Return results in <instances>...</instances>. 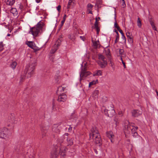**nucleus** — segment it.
Instances as JSON below:
<instances>
[{
    "mask_svg": "<svg viewBox=\"0 0 158 158\" xmlns=\"http://www.w3.org/2000/svg\"><path fill=\"white\" fill-rule=\"evenodd\" d=\"M130 33L129 32H128L126 33V35L128 38V41L130 43L133 42V40L131 36L130 35Z\"/></svg>",
    "mask_w": 158,
    "mask_h": 158,
    "instance_id": "5701e85b",
    "label": "nucleus"
},
{
    "mask_svg": "<svg viewBox=\"0 0 158 158\" xmlns=\"http://www.w3.org/2000/svg\"><path fill=\"white\" fill-rule=\"evenodd\" d=\"M95 28L96 29V30L97 31V34H98V33L99 32V31H100V29L98 27H97V28Z\"/></svg>",
    "mask_w": 158,
    "mask_h": 158,
    "instance_id": "8fccbe9b",
    "label": "nucleus"
},
{
    "mask_svg": "<svg viewBox=\"0 0 158 158\" xmlns=\"http://www.w3.org/2000/svg\"><path fill=\"white\" fill-rule=\"evenodd\" d=\"M23 77H21V78H20V82H22V80L23 79Z\"/></svg>",
    "mask_w": 158,
    "mask_h": 158,
    "instance_id": "052dcab7",
    "label": "nucleus"
},
{
    "mask_svg": "<svg viewBox=\"0 0 158 158\" xmlns=\"http://www.w3.org/2000/svg\"><path fill=\"white\" fill-rule=\"evenodd\" d=\"M117 52H119V55H117L118 56H121L122 57V55L123 54L124 50L123 49H118L117 50Z\"/></svg>",
    "mask_w": 158,
    "mask_h": 158,
    "instance_id": "b1692460",
    "label": "nucleus"
},
{
    "mask_svg": "<svg viewBox=\"0 0 158 158\" xmlns=\"http://www.w3.org/2000/svg\"><path fill=\"white\" fill-rule=\"evenodd\" d=\"M110 66L112 68H113L114 64L111 60H110Z\"/></svg>",
    "mask_w": 158,
    "mask_h": 158,
    "instance_id": "37998d69",
    "label": "nucleus"
},
{
    "mask_svg": "<svg viewBox=\"0 0 158 158\" xmlns=\"http://www.w3.org/2000/svg\"><path fill=\"white\" fill-rule=\"evenodd\" d=\"M10 34H8L7 35V36H10Z\"/></svg>",
    "mask_w": 158,
    "mask_h": 158,
    "instance_id": "69168bd1",
    "label": "nucleus"
},
{
    "mask_svg": "<svg viewBox=\"0 0 158 158\" xmlns=\"http://www.w3.org/2000/svg\"><path fill=\"white\" fill-rule=\"evenodd\" d=\"M11 136V133L6 128L0 129V138H10Z\"/></svg>",
    "mask_w": 158,
    "mask_h": 158,
    "instance_id": "0eeeda50",
    "label": "nucleus"
},
{
    "mask_svg": "<svg viewBox=\"0 0 158 158\" xmlns=\"http://www.w3.org/2000/svg\"><path fill=\"white\" fill-rule=\"evenodd\" d=\"M72 127H71L70 126L68 128L69 131L70 132L72 131Z\"/></svg>",
    "mask_w": 158,
    "mask_h": 158,
    "instance_id": "603ef678",
    "label": "nucleus"
},
{
    "mask_svg": "<svg viewBox=\"0 0 158 158\" xmlns=\"http://www.w3.org/2000/svg\"><path fill=\"white\" fill-rule=\"evenodd\" d=\"M97 82L98 80H97L96 81H93L89 82V87H90L92 85L95 84Z\"/></svg>",
    "mask_w": 158,
    "mask_h": 158,
    "instance_id": "cd10ccee",
    "label": "nucleus"
},
{
    "mask_svg": "<svg viewBox=\"0 0 158 158\" xmlns=\"http://www.w3.org/2000/svg\"><path fill=\"white\" fill-rule=\"evenodd\" d=\"M94 151H95V153H96V154H97L98 153V151L96 150H95Z\"/></svg>",
    "mask_w": 158,
    "mask_h": 158,
    "instance_id": "680f3d73",
    "label": "nucleus"
},
{
    "mask_svg": "<svg viewBox=\"0 0 158 158\" xmlns=\"http://www.w3.org/2000/svg\"><path fill=\"white\" fill-rule=\"evenodd\" d=\"M116 28H117V29L118 31H119V30H121L118 26L117 27H116Z\"/></svg>",
    "mask_w": 158,
    "mask_h": 158,
    "instance_id": "13d9d810",
    "label": "nucleus"
},
{
    "mask_svg": "<svg viewBox=\"0 0 158 158\" xmlns=\"http://www.w3.org/2000/svg\"><path fill=\"white\" fill-rule=\"evenodd\" d=\"M119 31L120 33L122 35L124 34L122 30L121 29L119 30Z\"/></svg>",
    "mask_w": 158,
    "mask_h": 158,
    "instance_id": "4d7b16f0",
    "label": "nucleus"
},
{
    "mask_svg": "<svg viewBox=\"0 0 158 158\" xmlns=\"http://www.w3.org/2000/svg\"><path fill=\"white\" fill-rule=\"evenodd\" d=\"M56 8L58 12H60L61 8V6L60 5H59L58 6L56 7Z\"/></svg>",
    "mask_w": 158,
    "mask_h": 158,
    "instance_id": "a18cd8bd",
    "label": "nucleus"
},
{
    "mask_svg": "<svg viewBox=\"0 0 158 158\" xmlns=\"http://www.w3.org/2000/svg\"><path fill=\"white\" fill-rule=\"evenodd\" d=\"M133 124H130L129 122L126 120L124 123V127L123 130L125 132L127 131H130L131 130L132 135L134 138H138L139 136L138 135L136 130L138 129L137 127H135L133 126Z\"/></svg>",
    "mask_w": 158,
    "mask_h": 158,
    "instance_id": "7ed1b4c3",
    "label": "nucleus"
},
{
    "mask_svg": "<svg viewBox=\"0 0 158 158\" xmlns=\"http://www.w3.org/2000/svg\"><path fill=\"white\" fill-rule=\"evenodd\" d=\"M24 2V3L26 4L27 2V0H23Z\"/></svg>",
    "mask_w": 158,
    "mask_h": 158,
    "instance_id": "e2e57ef3",
    "label": "nucleus"
},
{
    "mask_svg": "<svg viewBox=\"0 0 158 158\" xmlns=\"http://www.w3.org/2000/svg\"><path fill=\"white\" fill-rule=\"evenodd\" d=\"M110 141L111 142H112V139H110Z\"/></svg>",
    "mask_w": 158,
    "mask_h": 158,
    "instance_id": "338daca9",
    "label": "nucleus"
},
{
    "mask_svg": "<svg viewBox=\"0 0 158 158\" xmlns=\"http://www.w3.org/2000/svg\"><path fill=\"white\" fill-rule=\"evenodd\" d=\"M92 41L93 44V46L94 48H97L100 47V43L98 40H95L93 38H92Z\"/></svg>",
    "mask_w": 158,
    "mask_h": 158,
    "instance_id": "ddd939ff",
    "label": "nucleus"
},
{
    "mask_svg": "<svg viewBox=\"0 0 158 158\" xmlns=\"http://www.w3.org/2000/svg\"><path fill=\"white\" fill-rule=\"evenodd\" d=\"M89 10V13L92 14V11H91V10Z\"/></svg>",
    "mask_w": 158,
    "mask_h": 158,
    "instance_id": "0e129e2a",
    "label": "nucleus"
},
{
    "mask_svg": "<svg viewBox=\"0 0 158 158\" xmlns=\"http://www.w3.org/2000/svg\"><path fill=\"white\" fill-rule=\"evenodd\" d=\"M115 31L117 33V35H116V39H115V43H116L119 40V36L118 33V31L116 30H115Z\"/></svg>",
    "mask_w": 158,
    "mask_h": 158,
    "instance_id": "c756f323",
    "label": "nucleus"
},
{
    "mask_svg": "<svg viewBox=\"0 0 158 158\" xmlns=\"http://www.w3.org/2000/svg\"><path fill=\"white\" fill-rule=\"evenodd\" d=\"M93 7V5L90 4H89L87 5V7L88 8V10H91Z\"/></svg>",
    "mask_w": 158,
    "mask_h": 158,
    "instance_id": "f704fd0d",
    "label": "nucleus"
},
{
    "mask_svg": "<svg viewBox=\"0 0 158 158\" xmlns=\"http://www.w3.org/2000/svg\"><path fill=\"white\" fill-rule=\"evenodd\" d=\"M77 117V114L75 112L72 113L71 115L70 118H76Z\"/></svg>",
    "mask_w": 158,
    "mask_h": 158,
    "instance_id": "c9c22d12",
    "label": "nucleus"
},
{
    "mask_svg": "<svg viewBox=\"0 0 158 158\" xmlns=\"http://www.w3.org/2000/svg\"><path fill=\"white\" fill-rule=\"evenodd\" d=\"M99 93V91L98 90H95L93 94H92V96L94 98H96L98 97V94Z\"/></svg>",
    "mask_w": 158,
    "mask_h": 158,
    "instance_id": "6ab92c4d",
    "label": "nucleus"
},
{
    "mask_svg": "<svg viewBox=\"0 0 158 158\" xmlns=\"http://www.w3.org/2000/svg\"><path fill=\"white\" fill-rule=\"evenodd\" d=\"M68 145H71L73 144V142L72 139H67Z\"/></svg>",
    "mask_w": 158,
    "mask_h": 158,
    "instance_id": "7c9ffc66",
    "label": "nucleus"
},
{
    "mask_svg": "<svg viewBox=\"0 0 158 158\" xmlns=\"http://www.w3.org/2000/svg\"><path fill=\"white\" fill-rule=\"evenodd\" d=\"M10 12L14 15H15L17 14L16 9L15 8H12L11 9Z\"/></svg>",
    "mask_w": 158,
    "mask_h": 158,
    "instance_id": "393cba45",
    "label": "nucleus"
},
{
    "mask_svg": "<svg viewBox=\"0 0 158 158\" xmlns=\"http://www.w3.org/2000/svg\"><path fill=\"white\" fill-rule=\"evenodd\" d=\"M98 140H96L95 142L97 144H99V146H100L102 144V141H101V139H97Z\"/></svg>",
    "mask_w": 158,
    "mask_h": 158,
    "instance_id": "72a5a7b5",
    "label": "nucleus"
},
{
    "mask_svg": "<svg viewBox=\"0 0 158 158\" xmlns=\"http://www.w3.org/2000/svg\"><path fill=\"white\" fill-rule=\"evenodd\" d=\"M137 23L138 26L139 27H140L141 26L142 24L141 21L140 20L139 18H138L137 19Z\"/></svg>",
    "mask_w": 158,
    "mask_h": 158,
    "instance_id": "473e14b6",
    "label": "nucleus"
},
{
    "mask_svg": "<svg viewBox=\"0 0 158 158\" xmlns=\"http://www.w3.org/2000/svg\"><path fill=\"white\" fill-rule=\"evenodd\" d=\"M118 114L119 115H120L121 116H123V112L122 111H120L118 112Z\"/></svg>",
    "mask_w": 158,
    "mask_h": 158,
    "instance_id": "864d4df0",
    "label": "nucleus"
},
{
    "mask_svg": "<svg viewBox=\"0 0 158 158\" xmlns=\"http://www.w3.org/2000/svg\"><path fill=\"white\" fill-rule=\"evenodd\" d=\"M102 75V72L100 70H98L96 73H95L94 74L93 76H101Z\"/></svg>",
    "mask_w": 158,
    "mask_h": 158,
    "instance_id": "bb28decb",
    "label": "nucleus"
},
{
    "mask_svg": "<svg viewBox=\"0 0 158 158\" xmlns=\"http://www.w3.org/2000/svg\"><path fill=\"white\" fill-rule=\"evenodd\" d=\"M44 23L41 21L39 22L35 26L31 27L29 33L31 34L34 37L39 36L42 31Z\"/></svg>",
    "mask_w": 158,
    "mask_h": 158,
    "instance_id": "f03ea898",
    "label": "nucleus"
},
{
    "mask_svg": "<svg viewBox=\"0 0 158 158\" xmlns=\"http://www.w3.org/2000/svg\"><path fill=\"white\" fill-rule=\"evenodd\" d=\"M120 59L122 61V62L123 63V66L125 68H126V66L125 64V62H124L123 60L122 57L121 56H120Z\"/></svg>",
    "mask_w": 158,
    "mask_h": 158,
    "instance_id": "58836bf2",
    "label": "nucleus"
},
{
    "mask_svg": "<svg viewBox=\"0 0 158 158\" xmlns=\"http://www.w3.org/2000/svg\"><path fill=\"white\" fill-rule=\"evenodd\" d=\"M62 35H61V38L60 37L59 39L56 41V43L54 44V47H56V46L57 47L59 46L60 45L61 42L62 40Z\"/></svg>",
    "mask_w": 158,
    "mask_h": 158,
    "instance_id": "dca6fc26",
    "label": "nucleus"
},
{
    "mask_svg": "<svg viewBox=\"0 0 158 158\" xmlns=\"http://www.w3.org/2000/svg\"><path fill=\"white\" fill-rule=\"evenodd\" d=\"M67 17V16L66 15H65L63 17V20L65 21V19H66V18Z\"/></svg>",
    "mask_w": 158,
    "mask_h": 158,
    "instance_id": "5fc2aeb1",
    "label": "nucleus"
},
{
    "mask_svg": "<svg viewBox=\"0 0 158 158\" xmlns=\"http://www.w3.org/2000/svg\"><path fill=\"white\" fill-rule=\"evenodd\" d=\"M27 45L30 48L32 49L35 46V44L32 41L28 42V43L27 44Z\"/></svg>",
    "mask_w": 158,
    "mask_h": 158,
    "instance_id": "4be33fe9",
    "label": "nucleus"
},
{
    "mask_svg": "<svg viewBox=\"0 0 158 158\" xmlns=\"http://www.w3.org/2000/svg\"><path fill=\"white\" fill-rule=\"evenodd\" d=\"M65 88L62 87L61 86L59 87L57 89V92H62L64 91Z\"/></svg>",
    "mask_w": 158,
    "mask_h": 158,
    "instance_id": "2f4dec72",
    "label": "nucleus"
},
{
    "mask_svg": "<svg viewBox=\"0 0 158 158\" xmlns=\"http://www.w3.org/2000/svg\"><path fill=\"white\" fill-rule=\"evenodd\" d=\"M17 64V63L15 61L13 62L10 64L11 67L13 69H15Z\"/></svg>",
    "mask_w": 158,
    "mask_h": 158,
    "instance_id": "c85d7f7f",
    "label": "nucleus"
},
{
    "mask_svg": "<svg viewBox=\"0 0 158 158\" xmlns=\"http://www.w3.org/2000/svg\"><path fill=\"white\" fill-rule=\"evenodd\" d=\"M25 158H33V157L31 155L29 156L28 155H27L25 156Z\"/></svg>",
    "mask_w": 158,
    "mask_h": 158,
    "instance_id": "a19ab883",
    "label": "nucleus"
},
{
    "mask_svg": "<svg viewBox=\"0 0 158 158\" xmlns=\"http://www.w3.org/2000/svg\"><path fill=\"white\" fill-rule=\"evenodd\" d=\"M104 51L106 55L108 56V57L109 58V56H110V49L106 48L105 49Z\"/></svg>",
    "mask_w": 158,
    "mask_h": 158,
    "instance_id": "aec40b11",
    "label": "nucleus"
},
{
    "mask_svg": "<svg viewBox=\"0 0 158 158\" xmlns=\"http://www.w3.org/2000/svg\"><path fill=\"white\" fill-rule=\"evenodd\" d=\"M69 135V134L68 133H65L64 135V137L65 138H67Z\"/></svg>",
    "mask_w": 158,
    "mask_h": 158,
    "instance_id": "09e8293b",
    "label": "nucleus"
},
{
    "mask_svg": "<svg viewBox=\"0 0 158 158\" xmlns=\"http://www.w3.org/2000/svg\"><path fill=\"white\" fill-rule=\"evenodd\" d=\"M6 4L10 6L13 5L15 2V0H5Z\"/></svg>",
    "mask_w": 158,
    "mask_h": 158,
    "instance_id": "2eb2a0df",
    "label": "nucleus"
},
{
    "mask_svg": "<svg viewBox=\"0 0 158 158\" xmlns=\"http://www.w3.org/2000/svg\"><path fill=\"white\" fill-rule=\"evenodd\" d=\"M67 150V148L65 147H63L60 144L58 143L55 147L54 151L52 152L51 158H57L59 153L60 154L61 158H64Z\"/></svg>",
    "mask_w": 158,
    "mask_h": 158,
    "instance_id": "f257e3e1",
    "label": "nucleus"
},
{
    "mask_svg": "<svg viewBox=\"0 0 158 158\" xmlns=\"http://www.w3.org/2000/svg\"><path fill=\"white\" fill-rule=\"evenodd\" d=\"M98 27V23L97 22V18L96 19V21L94 23V27L95 28H97Z\"/></svg>",
    "mask_w": 158,
    "mask_h": 158,
    "instance_id": "4c0bfd02",
    "label": "nucleus"
},
{
    "mask_svg": "<svg viewBox=\"0 0 158 158\" xmlns=\"http://www.w3.org/2000/svg\"><path fill=\"white\" fill-rule=\"evenodd\" d=\"M52 130L53 131H54L56 133H58L60 132V130L58 128V127L57 125H55L53 126Z\"/></svg>",
    "mask_w": 158,
    "mask_h": 158,
    "instance_id": "a211bd4d",
    "label": "nucleus"
},
{
    "mask_svg": "<svg viewBox=\"0 0 158 158\" xmlns=\"http://www.w3.org/2000/svg\"><path fill=\"white\" fill-rule=\"evenodd\" d=\"M123 1V3L122 4V6H123V7L124 8L126 6V5L125 4V2L124 0L123 1Z\"/></svg>",
    "mask_w": 158,
    "mask_h": 158,
    "instance_id": "de8ad7c7",
    "label": "nucleus"
},
{
    "mask_svg": "<svg viewBox=\"0 0 158 158\" xmlns=\"http://www.w3.org/2000/svg\"><path fill=\"white\" fill-rule=\"evenodd\" d=\"M106 135L107 137L109 138H111L114 137V135L112 131L107 132L106 133Z\"/></svg>",
    "mask_w": 158,
    "mask_h": 158,
    "instance_id": "f3484780",
    "label": "nucleus"
},
{
    "mask_svg": "<svg viewBox=\"0 0 158 158\" xmlns=\"http://www.w3.org/2000/svg\"><path fill=\"white\" fill-rule=\"evenodd\" d=\"M89 133L90 138H101V137L96 127H93Z\"/></svg>",
    "mask_w": 158,
    "mask_h": 158,
    "instance_id": "6e6552de",
    "label": "nucleus"
},
{
    "mask_svg": "<svg viewBox=\"0 0 158 158\" xmlns=\"http://www.w3.org/2000/svg\"><path fill=\"white\" fill-rule=\"evenodd\" d=\"M65 21H64L63 20H62L61 22V24L60 25V27H62L63 26V25H64V24L65 22Z\"/></svg>",
    "mask_w": 158,
    "mask_h": 158,
    "instance_id": "49530a36",
    "label": "nucleus"
},
{
    "mask_svg": "<svg viewBox=\"0 0 158 158\" xmlns=\"http://www.w3.org/2000/svg\"><path fill=\"white\" fill-rule=\"evenodd\" d=\"M104 112L106 115L109 117H112L114 114L115 112L114 109L108 110L105 109L104 110Z\"/></svg>",
    "mask_w": 158,
    "mask_h": 158,
    "instance_id": "9d476101",
    "label": "nucleus"
},
{
    "mask_svg": "<svg viewBox=\"0 0 158 158\" xmlns=\"http://www.w3.org/2000/svg\"><path fill=\"white\" fill-rule=\"evenodd\" d=\"M87 63L83 62L81 64V71L80 73V81L85 78L89 75L91 73L89 71H87L86 64Z\"/></svg>",
    "mask_w": 158,
    "mask_h": 158,
    "instance_id": "39448f33",
    "label": "nucleus"
},
{
    "mask_svg": "<svg viewBox=\"0 0 158 158\" xmlns=\"http://www.w3.org/2000/svg\"><path fill=\"white\" fill-rule=\"evenodd\" d=\"M35 51H39L40 50V48L38 47H36L35 46L33 48H32Z\"/></svg>",
    "mask_w": 158,
    "mask_h": 158,
    "instance_id": "ea45409f",
    "label": "nucleus"
},
{
    "mask_svg": "<svg viewBox=\"0 0 158 158\" xmlns=\"http://www.w3.org/2000/svg\"><path fill=\"white\" fill-rule=\"evenodd\" d=\"M40 0H36V2L37 3H39L40 2Z\"/></svg>",
    "mask_w": 158,
    "mask_h": 158,
    "instance_id": "bf43d9fd",
    "label": "nucleus"
},
{
    "mask_svg": "<svg viewBox=\"0 0 158 158\" xmlns=\"http://www.w3.org/2000/svg\"><path fill=\"white\" fill-rule=\"evenodd\" d=\"M36 63L35 61H34L30 63L26 66L25 70L26 77L27 78L30 77L34 74V70L36 65Z\"/></svg>",
    "mask_w": 158,
    "mask_h": 158,
    "instance_id": "20e7f679",
    "label": "nucleus"
},
{
    "mask_svg": "<svg viewBox=\"0 0 158 158\" xmlns=\"http://www.w3.org/2000/svg\"><path fill=\"white\" fill-rule=\"evenodd\" d=\"M49 129V126L48 125V124L46 125L43 124L41 126V130L42 133L43 134V135H45V134L46 133L47 131Z\"/></svg>",
    "mask_w": 158,
    "mask_h": 158,
    "instance_id": "9b49d317",
    "label": "nucleus"
},
{
    "mask_svg": "<svg viewBox=\"0 0 158 158\" xmlns=\"http://www.w3.org/2000/svg\"><path fill=\"white\" fill-rule=\"evenodd\" d=\"M75 0H69L68 4V8H69L71 6H73L75 4Z\"/></svg>",
    "mask_w": 158,
    "mask_h": 158,
    "instance_id": "4468645a",
    "label": "nucleus"
},
{
    "mask_svg": "<svg viewBox=\"0 0 158 158\" xmlns=\"http://www.w3.org/2000/svg\"><path fill=\"white\" fill-rule=\"evenodd\" d=\"M4 45L2 42L0 43V51H2L3 49Z\"/></svg>",
    "mask_w": 158,
    "mask_h": 158,
    "instance_id": "e433bc0d",
    "label": "nucleus"
},
{
    "mask_svg": "<svg viewBox=\"0 0 158 158\" xmlns=\"http://www.w3.org/2000/svg\"><path fill=\"white\" fill-rule=\"evenodd\" d=\"M80 37L81 38V40H82L83 41H84V40H85V38L84 37L82 36H80Z\"/></svg>",
    "mask_w": 158,
    "mask_h": 158,
    "instance_id": "3c124183",
    "label": "nucleus"
},
{
    "mask_svg": "<svg viewBox=\"0 0 158 158\" xmlns=\"http://www.w3.org/2000/svg\"><path fill=\"white\" fill-rule=\"evenodd\" d=\"M68 38L70 40L73 41L75 39V35L74 34H70L68 35Z\"/></svg>",
    "mask_w": 158,
    "mask_h": 158,
    "instance_id": "a878e982",
    "label": "nucleus"
},
{
    "mask_svg": "<svg viewBox=\"0 0 158 158\" xmlns=\"http://www.w3.org/2000/svg\"><path fill=\"white\" fill-rule=\"evenodd\" d=\"M98 19H100V17H98Z\"/></svg>",
    "mask_w": 158,
    "mask_h": 158,
    "instance_id": "774afa93",
    "label": "nucleus"
},
{
    "mask_svg": "<svg viewBox=\"0 0 158 158\" xmlns=\"http://www.w3.org/2000/svg\"><path fill=\"white\" fill-rule=\"evenodd\" d=\"M67 98V95L65 94H62L58 96L57 101L58 102H64L66 101Z\"/></svg>",
    "mask_w": 158,
    "mask_h": 158,
    "instance_id": "1a4fd4ad",
    "label": "nucleus"
},
{
    "mask_svg": "<svg viewBox=\"0 0 158 158\" xmlns=\"http://www.w3.org/2000/svg\"><path fill=\"white\" fill-rule=\"evenodd\" d=\"M57 50V48H56V49H55L51 50V53H54L56 52V51Z\"/></svg>",
    "mask_w": 158,
    "mask_h": 158,
    "instance_id": "79ce46f5",
    "label": "nucleus"
},
{
    "mask_svg": "<svg viewBox=\"0 0 158 158\" xmlns=\"http://www.w3.org/2000/svg\"><path fill=\"white\" fill-rule=\"evenodd\" d=\"M149 21L150 22V24L152 27L153 29L155 31L156 30V28L154 25V22L151 19H149Z\"/></svg>",
    "mask_w": 158,
    "mask_h": 158,
    "instance_id": "412c9836",
    "label": "nucleus"
},
{
    "mask_svg": "<svg viewBox=\"0 0 158 158\" xmlns=\"http://www.w3.org/2000/svg\"><path fill=\"white\" fill-rule=\"evenodd\" d=\"M132 114L133 116L137 117L142 114V111L138 110H134L132 111Z\"/></svg>",
    "mask_w": 158,
    "mask_h": 158,
    "instance_id": "f8f14e48",
    "label": "nucleus"
},
{
    "mask_svg": "<svg viewBox=\"0 0 158 158\" xmlns=\"http://www.w3.org/2000/svg\"><path fill=\"white\" fill-rule=\"evenodd\" d=\"M118 26V25L117 24V23L116 22L114 24V27L116 28Z\"/></svg>",
    "mask_w": 158,
    "mask_h": 158,
    "instance_id": "6e6d98bb",
    "label": "nucleus"
},
{
    "mask_svg": "<svg viewBox=\"0 0 158 158\" xmlns=\"http://www.w3.org/2000/svg\"><path fill=\"white\" fill-rule=\"evenodd\" d=\"M122 38L125 42L126 41V38L124 34L122 35Z\"/></svg>",
    "mask_w": 158,
    "mask_h": 158,
    "instance_id": "c03bdc74",
    "label": "nucleus"
},
{
    "mask_svg": "<svg viewBox=\"0 0 158 158\" xmlns=\"http://www.w3.org/2000/svg\"><path fill=\"white\" fill-rule=\"evenodd\" d=\"M98 64L100 67L102 68H104L107 64L106 58L102 55H98Z\"/></svg>",
    "mask_w": 158,
    "mask_h": 158,
    "instance_id": "423d86ee",
    "label": "nucleus"
}]
</instances>
